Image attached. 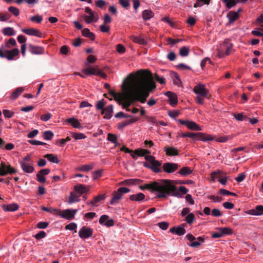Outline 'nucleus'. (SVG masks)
I'll return each mask as SVG.
<instances>
[{"label":"nucleus","instance_id":"27","mask_svg":"<svg viewBox=\"0 0 263 263\" xmlns=\"http://www.w3.org/2000/svg\"><path fill=\"white\" fill-rule=\"evenodd\" d=\"M138 120L137 118H132L130 120H126L123 122L118 124L117 127L118 129H122L125 126L136 122Z\"/></svg>","mask_w":263,"mask_h":263},{"label":"nucleus","instance_id":"3","mask_svg":"<svg viewBox=\"0 0 263 263\" xmlns=\"http://www.w3.org/2000/svg\"><path fill=\"white\" fill-rule=\"evenodd\" d=\"M124 96L122 97L120 99L118 103L120 105H122V108L126 109L127 111H130V109L128 108V107L131 104L135 102L131 90L128 87H124Z\"/></svg>","mask_w":263,"mask_h":263},{"label":"nucleus","instance_id":"61","mask_svg":"<svg viewBox=\"0 0 263 263\" xmlns=\"http://www.w3.org/2000/svg\"><path fill=\"white\" fill-rule=\"evenodd\" d=\"M102 170H99L98 171H94L92 173L93 179L96 180L101 177L102 176Z\"/></svg>","mask_w":263,"mask_h":263},{"label":"nucleus","instance_id":"56","mask_svg":"<svg viewBox=\"0 0 263 263\" xmlns=\"http://www.w3.org/2000/svg\"><path fill=\"white\" fill-rule=\"evenodd\" d=\"M54 135L53 133L50 130L45 131L44 133V138L46 140H49L52 138Z\"/></svg>","mask_w":263,"mask_h":263},{"label":"nucleus","instance_id":"12","mask_svg":"<svg viewBox=\"0 0 263 263\" xmlns=\"http://www.w3.org/2000/svg\"><path fill=\"white\" fill-rule=\"evenodd\" d=\"M92 235V230L85 226L82 227L79 232V236L82 239H86Z\"/></svg>","mask_w":263,"mask_h":263},{"label":"nucleus","instance_id":"57","mask_svg":"<svg viewBox=\"0 0 263 263\" xmlns=\"http://www.w3.org/2000/svg\"><path fill=\"white\" fill-rule=\"evenodd\" d=\"M107 140L113 143H116L117 142V136L111 133L108 134Z\"/></svg>","mask_w":263,"mask_h":263},{"label":"nucleus","instance_id":"9","mask_svg":"<svg viewBox=\"0 0 263 263\" xmlns=\"http://www.w3.org/2000/svg\"><path fill=\"white\" fill-rule=\"evenodd\" d=\"M77 212L78 210L77 209H66L64 210L59 209L57 215H59L63 218L71 220L74 218V216Z\"/></svg>","mask_w":263,"mask_h":263},{"label":"nucleus","instance_id":"15","mask_svg":"<svg viewBox=\"0 0 263 263\" xmlns=\"http://www.w3.org/2000/svg\"><path fill=\"white\" fill-rule=\"evenodd\" d=\"M22 32L28 35L35 36L40 37H42V33L39 30L33 28L23 29L22 30Z\"/></svg>","mask_w":263,"mask_h":263},{"label":"nucleus","instance_id":"1","mask_svg":"<svg viewBox=\"0 0 263 263\" xmlns=\"http://www.w3.org/2000/svg\"><path fill=\"white\" fill-rule=\"evenodd\" d=\"M137 74L138 75L137 78H135L132 73L128 75V78L132 80L128 87L131 91L137 93H139L141 96L147 98L149 95V92L156 87L152 74L145 69L138 70Z\"/></svg>","mask_w":263,"mask_h":263},{"label":"nucleus","instance_id":"28","mask_svg":"<svg viewBox=\"0 0 263 263\" xmlns=\"http://www.w3.org/2000/svg\"><path fill=\"white\" fill-rule=\"evenodd\" d=\"M249 214L253 215H261L263 214V206L257 205L255 209L249 211Z\"/></svg>","mask_w":263,"mask_h":263},{"label":"nucleus","instance_id":"30","mask_svg":"<svg viewBox=\"0 0 263 263\" xmlns=\"http://www.w3.org/2000/svg\"><path fill=\"white\" fill-rule=\"evenodd\" d=\"M145 198V195L142 193H139L137 194H133L129 196V199L132 201H141Z\"/></svg>","mask_w":263,"mask_h":263},{"label":"nucleus","instance_id":"55","mask_svg":"<svg viewBox=\"0 0 263 263\" xmlns=\"http://www.w3.org/2000/svg\"><path fill=\"white\" fill-rule=\"evenodd\" d=\"M72 135V137L76 140L83 139L86 137L83 133H73Z\"/></svg>","mask_w":263,"mask_h":263},{"label":"nucleus","instance_id":"17","mask_svg":"<svg viewBox=\"0 0 263 263\" xmlns=\"http://www.w3.org/2000/svg\"><path fill=\"white\" fill-rule=\"evenodd\" d=\"M113 113V105H110L105 107L101 111V114L104 115V118L106 119H109L112 117Z\"/></svg>","mask_w":263,"mask_h":263},{"label":"nucleus","instance_id":"49","mask_svg":"<svg viewBox=\"0 0 263 263\" xmlns=\"http://www.w3.org/2000/svg\"><path fill=\"white\" fill-rule=\"evenodd\" d=\"M222 1L226 4V6L228 9L231 8L232 7L235 6L237 3L236 0H222Z\"/></svg>","mask_w":263,"mask_h":263},{"label":"nucleus","instance_id":"59","mask_svg":"<svg viewBox=\"0 0 263 263\" xmlns=\"http://www.w3.org/2000/svg\"><path fill=\"white\" fill-rule=\"evenodd\" d=\"M105 102H104V99H102L99 101H98L96 104V108L97 109L101 110L103 109L105 107Z\"/></svg>","mask_w":263,"mask_h":263},{"label":"nucleus","instance_id":"38","mask_svg":"<svg viewBox=\"0 0 263 263\" xmlns=\"http://www.w3.org/2000/svg\"><path fill=\"white\" fill-rule=\"evenodd\" d=\"M79 196H77L75 193L71 192L70 193V195L68 198V203L71 204L74 202H79L80 199H79Z\"/></svg>","mask_w":263,"mask_h":263},{"label":"nucleus","instance_id":"24","mask_svg":"<svg viewBox=\"0 0 263 263\" xmlns=\"http://www.w3.org/2000/svg\"><path fill=\"white\" fill-rule=\"evenodd\" d=\"M143 182V180L139 179H126L120 182V184L121 185H133L137 184H140Z\"/></svg>","mask_w":263,"mask_h":263},{"label":"nucleus","instance_id":"20","mask_svg":"<svg viewBox=\"0 0 263 263\" xmlns=\"http://www.w3.org/2000/svg\"><path fill=\"white\" fill-rule=\"evenodd\" d=\"M239 17V14L238 12H236L235 11H231L227 14V17L229 18V22L228 23V25H230L234 22L235 21L238 19Z\"/></svg>","mask_w":263,"mask_h":263},{"label":"nucleus","instance_id":"10","mask_svg":"<svg viewBox=\"0 0 263 263\" xmlns=\"http://www.w3.org/2000/svg\"><path fill=\"white\" fill-rule=\"evenodd\" d=\"M82 73L86 75L99 76L103 79L107 77V75L97 67L85 68L82 70Z\"/></svg>","mask_w":263,"mask_h":263},{"label":"nucleus","instance_id":"32","mask_svg":"<svg viewBox=\"0 0 263 263\" xmlns=\"http://www.w3.org/2000/svg\"><path fill=\"white\" fill-rule=\"evenodd\" d=\"M24 90V89L23 87L16 88L11 94L10 96L11 99L13 100H16L23 92Z\"/></svg>","mask_w":263,"mask_h":263},{"label":"nucleus","instance_id":"41","mask_svg":"<svg viewBox=\"0 0 263 263\" xmlns=\"http://www.w3.org/2000/svg\"><path fill=\"white\" fill-rule=\"evenodd\" d=\"M3 33L6 36H12L15 35V31L14 29L11 27H6L4 28L2 30Z\"/></svg>","mask_w":263,"mask_h":263},{"label":"nucleus","instance_id":"35","mask_svg":"<svg viewBox=\"0 0 263 263\" xmlns=\"http://www.w3.org/2000/svg\"><path fill=\"white\" fill-rule=\"evenodd\" d=\"M18 205L16 203H12L8 205H4L3 210L4 211L13 212L16 211L18 209Z\"/></svg>","mask_w":263,"mask_h":263},{"label":"nucleus","instance_id":"13","mask_svg":"<svg viewBox=\"0 0 263 263\" xmlns=\"http://www.w3.org/2000/svg\"><path fill=\"white\" fill-rule=\"evenodd\" d=\"M193 91L198 96L202 97H207L208 91L205 88L203 85L198 84L195 86L193 89Z\"/></svg>","mask_w":263,"mask_h":263},{"label":"nucleus","instance_id":"46","mask_svg":"<svg viewBox=\"0 0 263 263\" xmlns=\"http://www.w3.org/2000/svg\"><path fill=\"white\" fill-rule=\"evenodd\" d=\"M89 16L85 15L84 18L87 23L90 24L92 22H96L98 21V18L95 19V15L93 12L89 14Z\"/></svg>","mask_w":263,"mask_h":263},{"label":"nucleus","instance_id":"19","mask_svg":"<svg viewBox=\"0 0 263 263\" xmlns=\"http://www.w3.org/2000/svg\"><path fill=\"white\" fill-rule=\"evenodd\" d=\"M20 51L18 48H14L11 50H6L5 58L8 60H12L13 58L19 54Z\"/></svg>","mask_w":263,"mask_h":263},{"label":"nucleus","instance_id":"25","mask_svg":"<svg viewBox=\"0 0 263 263\" xmlns=\"http://www.w3.org/2000/svg\"><path fill=\"white\" fill-rule=\"evenodd\" d=\"M164 151L166 155L169 156H177L178 155V151L175 147L165 146L164 147Z\"/></svg>","mask_w":263,"mask_h":263},{"label":"nucleus","instance_id":"43","mask_svg":"<svg viewBox=\"0 0 263 263\" xmlns=\"http://www.w3.org/2000/svg\"><path fill=\"white\" fill-rule=\"evenodd\" d=\"M133 153L139 157L144 156L146 154H150L148 150L142 148L135 149L133 151Z\"/></svg>","mask_w":263,"mask_h":263},{"label":"nucleus","instance_id":"51","mask_svg":"<svg viewBox=\"0 0 263 263\" xmlns=\"http://www.w3.org/2000/svg\"><path fill=\"white\" fill-rule=\"evenodd\" d=\"M93 165H82L78 168V170L82 172H88L92 169Z\"/></svg>","mask_w":263,"mask_h":263},{"label":"nucleus","instance_id":"53","mask_svg":"<svg viewBox=\"0 0 263 263\" xmlns=\"http://www.w3.org/2000/svg\"><path fill=\"white\" fill-rule=\"evenodd\" d=\"M195 217L193 213H189L187 216L185 217V221L189 224H191L194 220L195 219Z\"/></svg>","mask_w":263,"mask_h":263},{"label":"nucleus","instance_id":"52","mask_svg":"<svg viewBox=\"0 0 263 263\" xmlns=\"http://www.w3.org/2000/svg\"><path fill=\"white\" fill-rule=\"evenodd\" d=\"M41 209L44 211L48 212L57 215L58 212H59V209H53L51 208H48L45 206H42Z\"/></svg>","mask_w":263,"mask_h":263},{"label":"nucleus","instance_id":"5","mask_svg":"<svg viewBox=\"0 0 263 263\" xmlns=\"http://www.w3.org/2000/svg\"><path fill=\"white\" fill-rule=\"evenodd\" d=\"M233 44L230 42L229 39L224 40L219 50V57L229 55L232 50Z\"/></svg>","mask_w":263,"mask_h":263},{"label":"nucleus","instance_id":"14","mask_svg":"<svg viewBox=\"0 0 263 263\" xmlns=\"http://www.w3.org/2000/svg\"><path fill=\"white\" fill-rule=\"evenodd\" d=\"M109 216L106 215H102L99 219V223L104 224L106 227H112L115 224L114 220L112 219H108Z\"/></svg>","mask_w":263,"mask_h":263},{"label":"nucleus","instance_id":"2","mask_svg":"<svg viewBox=\"0 0 263 263\" xmlns=\"http://www.w3.org/2000/svg\"><path fill=\"white\" fill-rule=\"evenodd\" d=\"M139 188L141 190L145 189L150 190L152 192H158L157 197L164 198L167 196H179L180 194L177 192L176 186L172 184V182L169 180H162L161 182L153 181L143 185H139Z\"/></svg>","mask_w":263,"mask_h":263},{"label":"nucleus","instance_id":"40","mask_svg":"<svg viewBox=\"0 0 263 263\" xmlns=\"http://www.w3.org/2000/svg\"><path fill=\"white\" fill-rule=\"evenodd\" d=\"M154 16L153 12L149 10H145L142 12V17L144 20H148L153 17Z\"/></svg>","mask_w":263,"mask_h":263},{"label":"nucleus","instance_id":"23","mask_svg":"<svg viewBox=\"0 0 263 263\" xmlns=\"http://www.w3.org/2000/svg\"><path fill=\"white\" fill-rule=\"evenodd\" d=\"M151 170L155 173H159L160 172H161V170L160 168V166H161V163L159 161H157L156 160H155V159L153 160V161H151Z\"/></svg>","mask_w":263,"mask_h":263},{"label":"nucleus","instance_id":"42","mask_svg":"<svg viewBox=\"0 0 263 263\" xmlns=\"http://www.w3.org/2000/svg\"><path fill=\"white\" fill-rule=\"evenodd\" d=\"M44 157L47 158L50 162L52 163H58L59 162V160L56 155L54 154H46L44 156Z\"/></svg>","mask_w":263,"mask_h":263},{"label":"nucleus","instance_id":"11","mask_svg":"<svg viewBox=\"0 0 263 263\" xmlns=\"http://www.w3.org/2000/svg\"><path fill=\"white\" fill-rule=\"evenodd\" d=\"M179 166L175 163L166 162L163 164L162 168L164 172L170 174L175 172Z\"/></svg>","mask_w":263,"mask_h":263},{"label":"nucleus","instance_id":"29","mask_svg":"<svg viewBox=\"0 0 263 263\" xmlns=\"http://www.w3.org/2000/svg\"><path fill=\"white\" fill-rule=\"evenodd\" d=\"M66 121L74 128H81L82 127L81 123L79 122L78 120L74 118H68L66 120Z\"/></svg>","mask_w":263,"mask_h":263},{"label":"nucleus","instance_id":"44","mask_svg":"<svg viewBox=\"0 0 263 263\" xmlns=\"http://www.w3.org/2000/svg\"><path fill=\"white\" fill-rule=\"evenodd\" d=\"M190 52V48L188 47L183 46L179 50V54L181 57H187Z\"/></svg>","mask_w":263,"mask_h":263},{"label":"nucleus","instance_id":"58","mask_svg":"<svg viewBox=\"0 0 263 263\" xmlns=\"http://www.w3.org/2000/svg\"><path fill=\"white\" fill-rule=\"evenodd\" d=\"M8 11L13 13L15 16H18L20 14V11L18 8L13 6H10L8 8Z\"/></svg>","mask_w":263,"mask_h":263},{"label":"nucleus","instance_id":"50","mask_svg":"<svg viewBox=\"0 0 263 263\" xmlns=\"http://www.w3.org/2000/svg\"><path fill=\"white\" fill-rule=\"evenodd\" d=\"M186 225L185 223H183L182 224V227H176V234L179 236L183 235H184L186 231L184 229V227Z\"/></svg>","mask_w":263,"mask_h":263},{"label":"nucleus","instance_id":"26","mask_svg":"<svg viewBox=\"0 0 263 263\" xmlns=\"http://www.w3.org/2000/svg\"><path fill=\"white\" fill-rule=\"evenodd\" d=\"M187 239L192 242L191 244L189 245V246L191 247L196 248L200 246L201 242L199 241H194L196 239V237H194L192 234H188L186 236Z\"/></svg>","mask_w":263,"mask_h":263},{"label":"nucleus","instance_id":"63","mask_svg":"<svg viewBox=\"0 0 263 263\" xmlns=\"http://www.w3.org/2000/svg\"><path fill=\"white\" fill-rule=\"evenodd\" d=\"M119 4L126 9H128L130 7L129 3L127 0H119Z\"/></svg>","mask_w":263,"mask_h":263},{"label":"nucleus","instance_id":"39","mask_svg":"<svg viewBox=\"0 0 263 263\" xmlns=\"http://www.w3.org/2000/svg\"><path fill=\"white\" fill-rule=\"evenodd\" d=\"M105 198V195H99L97 196H95L93 199L91 200L89 203H88V204H90L92 205H95L96 203H98L100 201L104 200Z\"/></svg>","mask_w":263,"mask_h":263},{"label":"nucleus","instance_id":"47","mask_svg":"<svg viewBox=\"0 0 263 263\" xmlns=\"http://www.w3.org/2000/svg\"><path fill=\"white\" fill-rule=\"evenodd\" d=\"M211 0H196V2L194 4V7L197 8L201 7L203 4L209 5Z\"/></svg>","mask_w":263,"mask_h":263},{"label":"nucleus","instance_id":"64","mask_svg":"<svg viewBox=\"0 0 263 263\" xmlns=\"http://www.w3.org/2000/svg\"><path fill=\"white\" fill-rule=\"evenodd\" d=\"M103 24L107 25L111 22L112 19L108 14H105L103 18Z\"/></svg>","mask_w":263,"mask_h":263},{"label":"nucleus","instance_id":"16","mask_svg":"<svg viewBox=\"0 0 263 263\" xmlns=\"http://www.w3.org/2000/svg\"><path fill=\"white\" fill-rule=\"evenodd\" d=\"M28 50L32 54H42L44 53V49L42 47L28 44Z\"/></svg>","mask_w":263,"mask_h":263},{"label":"nucleus","instance_id":"60","mask_svg":"<svg viewBox=\"0 0 263 263\" xmlns=\"http://www.w3.org/2000/svg\"><path fill=\"white\" fill-rule=\"evenodd\" d=\"M10 15L8 13L5 14L0 13V21H7L10 18Z\"/></svg>","mask_w":263,"mask_h":263},{"label":"nucleus","instance_id":"48","mask_svg":"<svg viewBox=\"0 0 263 263\" xmlns=\"http://www.w3.org/2000/svg\"><path fill=\"white\" fill-rule=\"evenodd\" d=\"M219 231H221L222 236L224 235H229L232 233V230L230 228H218Z\"/></svg>","mask_w":263,"mask_h":263},{"label":"nucleus","instance_id":"33","mask_svg":"<svg viewBox=\"0 0 263 263\" xmlns=\"http://www.w3.org/2000/svg\"><path fill=\"white\" fill-rule=\"evenodd\" d=\"M186 127L191 130L197 131L201 130V128L199 126V125L196 124L195 122L191 121H188Z\"/></svg>","mask_w":263,"mask_h":263},{"label":"nucleus","instance_id":"21","mask_svg":"<svg viewBox=\"0 0 263 263\" xmlns=\"http://www.w3.org/2000/svg\"><path fill=\"white\" fill-rule=\"evenodd\" d=\"M165 95L168 98L170 104L172 106H175L177 104V97L174 93H173L171 91H167L165 93Z\"/></svg>","mask_w":263,"mask_h":263},{"label":"nucleus","instance_id":"8","mask_svg":"<svg viewBox=\"0 0 263 263\" xmlns=\"http://www.w3.org/2000/svg\"><path fill=\"white\" fill-rule=\"evenodd\" d=\"M186 137L192 139H197L203 141H212L213 140V137L210 135L203 133H186Z\"/></svg>","mask_w":263,"mask_h":263},{"label":"nucleus","instance_id":"18","mask_svg":"<svg viewBox=\"0 0 263 263\" xmlns=\"http://www.w3.org/2000/svg\"><path fill=\"white\" fill-rule=\"evenodd\" d=\"M211 177L213 180H215L216 178H218V181L222 185H226L227 181V177H222L221 173L220 171L214 172L211 173Z\"/></svg>","mask_w":263,"mask_h":263},{"label":"nucleus","instance_id":"6","mask_svg":"<svg viewBox=\"0 0 263 263\" xmlns=\"http://www.w3.org/2000/svg\"><path fill=\"white\" fill-rule=\"evenodd\" d=\"M130 192L128 188L125 187H120L118 189L117 191H115L112 194V197L110 201V203L111 205H115L118 203L120 199L122 198L123 194L127 193Z\"/></svg>","mask_w":263,"mask_h":263},{"label":"nucleus","instance_id":"7","mask_svg":"<svg viewBox=\"0 0 263 263\" xmlns=\"http://www.w3.org/2000/svg\"><path fill=\"white\" fill-rule=\"evenodd\" d=\"M17 171L12 167L10 164H6L4 162H2L0 164V176H5L8 174H15Z\"/></svg>","mask_w":263,"mask_h":263},{"label":"nucleus","instance_id":"31","mask_svg":"<svg viewBox=\"0 0 263 263\" xmlns=\"http://www.w3.org/2000/svg\"><path fill=\"white\" fill-rule=\"evenodd\" d=\"M74 190L75 192L79 194L80 195L84 193H86L88 191V189L83 184H79L74 187Z\"/></svg>","mask_w":263,"mask_h":263},{"label":"nucleus","instance_id":"54","mask_svg":"<svg viewBox=\"0 0 263 263\" xmlns=\"http://www.w3.org/2000/svg\"><path fill=\"white\" fill-rule=\"evenodd\" d=\"M30 20L32 22H35L36 23H40L43 20V17L41 15H36L31 17L30 18Z\"/></svg>","mask_w":263,"mask_h":263},{"label":"nucleus","instance_id":"36","mask_svg":"<svg viewBox=\"0 0 263 263\" xmlns=\"http://www.w3.org/2000/svg\"><path fill=\"white\" fill-rule=\"evenodd\" d=\"M192 172L193 170L190 167L185 166L181 168L178 173L181 176H185L192 174Z\"/></svg>","mask_w":263,"mask_h":263},{"label":"nucleus","instance_id":"62","mask_svg":"<svg viewBox=\"0 0 263 263\" xmlns=\"http://www.w3.org/2000/svg\"><path fill=\"white\" fill-rule=\"evenodd\" d=\"M3 112L4 116L7 118H11L14 114V112H13L12 111L7 110V109L3 110Z\"/></svg>","mask_w":263,"mask_h":263},{"label":"nucleus","instance_id":"22","mask_svg":"<svg viewBox=\"0 0 263 263\" xmlns=\"http://www.w3.org/2000/svg\"><path fill=\"white\" fill-rule=\"evenodd\" d=\"M124 87H128V86H125L124 84H123L122 89L124 91L123 93H117L113 90H110L109 91V94L114 98L115 100L118 102L120 99H121L122 97L124 96Z\"/></svg>","mask_w":263,"mask_h":263},{"label":"nucleus","instance_id":"4","mask_svg":"<svg viewBox=\"0 0 263 263\" xmlns=\"http://www.w3.org/2000/svg\"><path fill=\"white\" fill-rule=\"evenodd\" d=\"M18 163L24 172L32 173L34 171V167L31 162L30 155L28 154L22 160H19Z\"/></svg>","mask_w":263,"mask_h":263},{"label":"nucleus","instance_id":"45","mask_svg":"<svg viewBox=\"0 0 263 263\" xmlns=\"http://www.w3.org/2000/svg\"><path fill=\"white\" fill-rule=\"evenodd\" d=\"M131 38L132 40L136 43L141 45H145L146 44V41L140 36H132Z\"/></svg>","mask_w":263,"mask_h":263},{"label":"nucleus","instance_id":"34","mask_svg":"<svg viewBox=\"0 0 263 263\" xmlns=\"http://www.w3.org/2000/svg\"><path fill=\"white\" fill-rule=\"evenodd\" d=\"M83 36L89 38L91 40L93 41L95 39V35L93 33L90 31L88 28H84L82 31Z\"/></svg>","mask_w":263,"mask_h":263},{"label":"nucleus","instance_id":"37","mask_svg":"<svg viewBox=\"0 0 263 263\" xmlns=\"http://www.w3.org/2000/svg\"><path fill=\"white\" fill-rule=\"evenodd\" d=\"M131 92L133 96V100H135V101H139L142 103H144L145 102L146 98H145L144 97L141 96L139 93H137L132 91H131Z\"/></svg>","mask_w":263,"mask_h":263}]
</instances>
